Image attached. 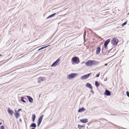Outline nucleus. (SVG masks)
Segmentation results:
<instances>
[{
    "label": "nucleus",
    "mask_w": 129,
    "mask_h": 129,
    "mask_svg": "<svg viewBox=\"0 0 129 129\" xmlns=\"http://www.w3.org/2000/svg\"><path fill=\"white\" fill-rule=\"evenodd\" d=\"M87 66H91L93 65H95L99 63L97 61L94 60H89L85 63Z\"/></svg>",
    "instance_id": "obj_1"
},
{
    "label": "nucleus",
    "mask_w": 129,
    "mask_h": 129,
    "mask_svg": "<svg viewBox=\"0 0 129 129\" xmlns=\"http://www.w3.org/2000/svg\"><path fill=\"white\" fill-rule=\"evenodd\" d=\"M71 61L73 64L74 63L78 64L80 62V60L79 58L76 56H74L72 59Z\"/></svg>",
    "instance_id": "obj_2"
},
{
    "label": "nucleus",
    "mask_w": 129,
    "mask_h": 129,
    "mask_svg": "<svg viewBox=\"0 0 129 129\" xmlns=\"http://www.w3.org/2000/svg\"><path fill=\"white\" fill-rule=\"evenodd\" d=\"M77 75V74L75 73L70 74L68 76V78L70 79H71L75 77Z\"/></svg>",
    "instance_id": "obj_3"
},
{
    "label": "nucleus",
    "mask_w": 129,
    "mask_h": 129,
    "mask_svg": "<svg viewBox=\"0 0 129 129\" xmlns=\"http://www.w3.org/2000/svg\"><path fill=\"white\" fill-rule=\"evenodd\" d=\"M118 42V40L116 38L114 37L112 41V43L113 45H115L117 44Z\"/></svg>",
    "instance_id": "obj_4"
},
{
    "label": "nucleus",
    "mask_w": 129,
    "mask_h": 129,
    "mask_svg": "<svg viewBox=\"0 0 129 129\" xmlns=\"http://www.w3.org/2000/svg\"><path fill=\"white\" fill-rule=\"evenodd\" d=\"M110 41V39H108L105 42L104 44V47L106 48V49H107L108 47L107 45L109 43Z\"/></svg>",
    "instance_id": "obj_5"
},
{
    "label": "nucleus",
    "mask_w": 129,
    "mask_h": 129,
    "mask_svg": "<svg viewBox=\"0 0 129 129\" xmlns=\"http://www.w3.org/2000/svg\"><path fill=\"white\" fill-rule=\"evenodd\" d=\"M91 74V73L82 76L81 77V79H83L88 78L89 77V75L90 74Z\"/></svg>",
    "instance_id": "obj_6"
},
{
    "label": "nucleus",
    "mask_w": 129,
    "mask_h": 129,
    "mask_svg": "<svg viewBox=\"0 0 129 129\" xmlns=\"http://www.w3.org/2000/svg\"><path fill=\"white\" fill-rule=\"evenodd\" d=\"M44 116V115H41V116L38 119V126H39V125L41 124L42 119H43V117Z\"/></svg>",
    "instance_id": "obj_7"
},
{
    "label": "nucleus",
    "mask_w": 129,
    "mask_h": 129,
    "mask_svg": "<svg viewBox=\"0 0 129 129\" xmlns=\"http://www.w3.org/2000/svg\"><path fill=\"white\" fill-rule=\"evenodd\" d=\"M59 59H58L56 61L54 62L53 64L51 65V67L56 66L59 63Z\"/></svg>",
    "instance_id": "obj_8"
},
{
    "label": "nucleus",
    "mask_w": 129,
    "mask_h": 129,
    "mask_svg": "<svg viewBox=\"0 0 129 129\" xmlns=\"http://www.w3.org/2000/svg\"><path fill=\"white\" fill-rule=\"evenodd\" d=\"M80 121L82 123H86L88 122V120L86 118L80 120Z\"/></svg>",
    "instance_id": "obj_9"
},
{
    "label": "nucleus",
    "mask_w": 129,
    "mask_h": 129,
    "mask_svg": "<svg viewBox=\"0 0 129 129\" xmlns=\"http://www.w3.org/2000/svg\"><path fill=\"white\" fill-rule=\"evenodd\" d=\"M101 48L100 47H98L96 49V54H98L100 53L101 51Z\"/></svg>",
    "instance_id": "obj_10"
},
{
    "label": "nucleus",
    "mask_w": 129,
    "mask_h": 129,
    "mask_svg": "<svg viewBox=\"0 0 129 129\" xmlns=\"http://www.w3.org/2000/svg\"><path fill=\"white\" fill-rule=\"evenodd\" d=\"M104 95H106L109 96L111 95V93L109 91L107 90H106L105 92L104 93Z\"/></svg>",
    "instance_id": "obj_11"
},
{
    "label": "nucleus",
    "mask_w": 129,
    "mask_h": 129,
    "mask_svg": "<svg viewBox=\"0 0 129 129\" xmlns=\"http://www.w3.org/2000/svg\"><path fill=\"white\" fill-rule=\"evenodd\" d=\"M27 97L28 99L29 102L31 103H32L33 102V99L31 97L29 96H27Z\"/></svg>",
    "instance_id": "obj_12"
},
{
    "label": "nucleus",
    "mask_w": 129,
    "mask_h": 129,
    "mask_svg": "<svg viewBox=\"0 0 129 129\" xmlns=\"http://www.w3.org/2000/svg\"><path fill=\"white\" fill-rule=\"evenodd\" d=\"M8 112L11 115H13V113H14L13 111V110H10L9 108H8Z\"/></svg>",
    "instance_id": "obj_13"
},
{
    "label": "nucleus",
    "mask_w": 129,
    "mask_h": 129,
    "mask_svg": "<svg viewBox=\"0 0 129 129\" xmlns=\"http://www.w3.org/2000/svg\"><path fill=\"white\" fill-rule=\"evenodd\" d=\"M86 86L88 87L89 88L92 89V87L91 85L89 83H87L86 85Z\"/></svg>",
    "instance_id": "obj_14"
},
{
    "label": "nucleus",
    "mask_w": 129,
    "mask_h": 129,
    "mask_svg": "<svg viewBox=\"0 0 129 129\" xmlns=\"http://www.w3.org/2000/svg\"><path fill=\"white\" fill-rule=\"evenodd\" d=\"M14 115L15 116L16 118H18L20 116V115L19 113H16L14 114Z\"/></svg>",
    "instance_id": "obj_15"
},
{
    "label": "nucleus",
    "mask_w": 129,
    "mask_h": 129,
    "mask_svg": "<svg viewBox=\"0 0 129 129\" xmlns=\"http://www.w3.org/2000/svg\"><path fill=\"white\" fill-rule=\"evenodd\" d=\"M85 110V109L83 107L79 109L78 110V112H81Z\"/></svg>",
    "instance_id": "obj_16"
},
{
    "label": "nucleus",
    "mask_w": 129,
    "mask_h": 129,
    "mask_svg": "<svg viewBox=\"0 0 129 129\" xmlns=\"http://www.w3.org/2000/svg\"><path fill=\"white\" fill-rule=\"evenodd\" d=\"M56 14V13H55L50 15H49L48 17H47V19H48V18H49L50 17H53Z\"/></svg>",
    "instance_id": "obj_17"
},
{
    "label": "nucleus",
    "mask_w": 129,
    "mask_h": 129,
    "mask_svg": "<svg viewBox=\"0 0 129 129\" xmlns=\"http://www.w3.org/2000/svg\"><path fill=\"white\" fill-rule=\"evenodd\" d=\"M26 100V98L24 97H22L21 99V101H22L24 103H25L26 102L25 101Z\"/></svg>",
    "instance_id": "obj_18"
},
{
    "label": "nucleus",
    "mask_w": 129,
    "mask_h": 129,
    "mask_svg": "<svg viewBox=\"0 0 129 129\" xmlns=\"http://www.w3.org/2000/svg\"><path fill=\"white\" fill-rule=\"evenodd\" d=\"M100 83H98L97 81H96L95 82V85L97 87H99L100 85Z\"/></svg>",
    "instance_id": "obj_19"
},
{
    "label": "nucleus",
    "mask_w": 129,
    "mask_h": 129,
    "mask_svg": "<svg viewBox=\"0 0 129 129\" xmlns=\"http://www.w3.org/2000/svg\"><path fill=\"white\" fill-rule=\"evenodd\" d=\"M36 117V115L35 114H33L32 115V118L33 119V122H34Z\"/></svg>",
    "instance_id": "obj_20"
},
{
    "label": "nucleus",
    "mask_w": 129,
    "mask_h": 129,
    "mask_svg": "<svg viewBox=\"0 0 129 129\" xmlns=\"http://www.w3.org/2000/svg\"><path fill=\"white\" fill-rule=\"evenodd\" d=\"M30 126L32 127H36V125L35 123H33Z\"/></svg>",
    "instance_id": "obj_21"
},
{
    "label": "nucleus",
    "mask_w": 129,
    "mask_h": 129,
    "mask_svg": "<svg viewBox=\"0 0 129 129\" xmlns=\"http://www.w3.org/2000/svg\"><path fill=\"white\" fill-rule=\"evenodd\" d=\"M84 126L83 125H78V127L79 129H81V127H84Z\"/></svg>",
    "instance_id": "obj_22"
},
{
    "label": "nucleus",
    "mask_w": 129,
    "mask_h": 129,
    "mask_svg": "<svg viewBox=\"0 0 129 129\" xmlns=\"http://www.w3.org/2000/svg\"><path fill=\"white\" fill-rule=\"evenodd\" d=\"M127 22L126 21V22H125L124 23H123L122 24V26H123L124 25H126L127 24Z\"/></svg>",
    "instance_id": "obj_23"
},
{
    "label": "nucleus",
    "mask_w": 129,
    "mask_h": 129,
    "mask_svg": "<svg viewBox=\"0 0 129 129\" xmlns=\"http://www.w3.org/2000/svg\"><path fill=\"white\" fill-rule=\"evenodd\" d=\"M1 129H5V127L4 125L2 126H1Z\"/></svg>",
    "instance_id": "obj_24"
},
{
    "label": "nucleus",
    "mask_w": 129,
    "mask_h": 129,
    "mask_svg": "<svg viewBox=\"0 0 129 129\" xmlns=\"http://www.w3.org/2000/svg\"><path fill=\"white\" fill-rule=\"evenodd\" d=\"M49 46V45H48V46H44V47H41V48L42 49H43L44 48H46V47H48Z\"/></svg>",
    "instance_id": "obj_25"
},
{
    "label": "nucleus",
    "mask_w": 129,
    "mask_h": 129,
    "mask_svg": "<svg viewBox=\"0 0 129 129\" xmlns=\"http://www.w3.org/2000/svg\"><path fill=\"white\" fill-rule=\"evenodd\" d=\"M126 95H127V96L129 97V92L128 91H127L126 92Z\"/></svg>",
    "instance_id": "obj_26"
},
{
    "label": "nucleus",
    "mask_w": 129,
    "mask_h": 129,
    "mask_svg": "<svg viewBox=\"0 0 129 129\" xmlns=\"http://www.w3.org/2000/svg\"><path fill=\"white\" fill-rule=\"evenodd\" d=\"M100 74V73H98V74H96V77H99V76Z\"/></svg>",
    "instance_id": "obj_27"
},
{
    "label": "nucleus",
    "mask_w": 129,
    "mask_h": 129,
    "mask_svg": "<svg viewBox=\"0 0 129 129\" xmlns=\"http://www.w3.org/2000/svg\"><path fill=\"white\" fill-rule=\"evenodd\" d=\"M108 65L107 63H106L105 64V66H107Z\"/></svg>",
    "instance_id": "obj_28"
},
{
    "label": "nucleus",
    "mask_w": 129,
    "mask_h": 129,
    "mask_svg": "<svg viewBox=\"0 0 129 129\" xmlns=\"http://www.w3.org/2000/svg\"><path fill=\"white\" fill-rule=\"evenodd\" d=\"M21 110V109H19L18 110V112H19L20 110Z\"/></svg>",
    "instance_id": "obj_29"
},
{
    "label": "nucleus",
    "mask_w": 129,
    "mask_h": 129,
    "mask_svg": "<svg viewBox=\"0 0 129 129\" xmlns=\"http://www.w3.org/2000/svg\"><path fill=\"white\" fill-rule=\"evenodd\" d=\"M41 49H41V48H40V49H39V50H41Z\"/></svg>",
    "instance_id": "obj_30"
},
{
    "label": "nucleus",
    "mask_w": 129,
    "mask_h": 129,
    "mask_svg": "<svg viewBox=\"0 0 129 129\" xmlns=\"http://www.w3.org/2000/svg\"><path fill=\"white\" fill-rule=\"evenodd\" d=\"M2 123L0 122V125H2Z\"/></svg>",
    "instance_id": "obj_31"
},
{
    "label": "nucleus",
    "mask_w": 129,
    "mask_h": 129,
    "mask_svg": "<svg viewBox=\"0 0 129 129\" xmlns=\"http://www.w3.org/2000/svg\"><path fill=\"white\" fill-rule=\"evenodd\" d=\"M2 56V55L1 54H0V56Z\"/></svg>",
    "instance_id": "obj_32"
},
{
    "label": "nucleus",
    "mask_w": 129,
    "mask_h": 129,
    "mask_svg": "<svg viewBox=\"0 0 129 129\" xmlns=\"http://www.w3.org/2000/svg\"><path fill=\"white\" fill-rule=\"evenodd\" d=\"M31 129H35V128H31Z\"/></svg>",
    "instance_id": "obj_33"
}]
</instances>
